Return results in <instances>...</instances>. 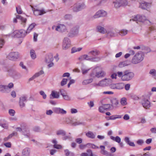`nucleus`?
<instances>
[{
    "instance_id": "69168bd1",
    "label": "nucleus",
    "mask_w": 156,
    "mask_h": 156,
    "mask_svg": "<svg viewBox=\"0 0 156 156\" xmlns=\"http://www.w3.org/2000/svg\"><path fill=\"white\" fill-rule=\"evenodd\" d=\"M61 108H56L54 109V111L57 114H60Z\"/></svg>"
},
{
    "instance_id": "f704fd0d",
    "label": "nucleus",
    "mask_w": 156,
    "mask_h": 156,
    "mask_svg": "<svg viewBox=\"0 0 156 156\" xmlns=\"http://www.w3.org/2000/svg\"><path fill=\"white\" fill-rule=\"evenodd\" d=\"M23 134L27 137H28L30 136L29 130L28 129H25L22 131Z\"/></svg>"
},
{
    "instance_id": "5fc2aeb1",
    "label": "nucleus",
    "mask_w": 156,
    "mask_h": 156,
    "mask_svg": "<svg viewBox=\"0 0 156 156\" xmlns=\"http://www.w3.org/2000/svg\"><path fill=\"white\" fill-rule=\"evenodd\" d=\"M0 126L5 129H7L9 127L8 124L6 123L4 124H2L0 123Z\"/></svg>"
},
{
    "instance_id": "4d7b16f0",
    "label": "nucleus",
    "mask_w": 156,
    "mask_h": 156,
    "mask_svg": "<svg viewBox=\"0 0 156 156\" xmlns=\"http://www.w3.org/2000/svg\"><path fill=\"white\" fill-rule=\"evenodd\" d=\"M112 79H116L117 78V74L116 73H113L111 76Z\"/></svg>"
},
{
    "instance_id": "cd10ccee",
    "label": "nucleus",
    "mask_w": 156,
    "mask_h": 156,
    "mask_svg": "<svg viewBox=\"0 0 156 156\" xmlns=\"http://www.w3.org/2000/svg\"><path fill=\"white\" fill-rule=\"evenodd\" d=\"M96 29L99 32L105 34V33H107L106 30L103 27L98 26L97 27Z\"/></svg>"
},
{
    "instance_id": "0eeeda50",
    "label": "nucleus",
    "mask_w": 156,
    "mask_h": 156,
    "mask_svg": "<svg viewBox=\"0 0 156 156\" xmlns=\"http://www.w3.org/2000/svg\"><path fill=\"white\" fill-rule=\"evenodd\" d=\"M71 46V43L69 39L67 37H65L63 41L62 48L63 50H67Z\"/></svg>"
},
{
    "instance_id": "864d4df0",
    "label": "nucleus",
    "mask_w": 156,
    "mask_h": 156,
    "mask_svg": "<svg viewBox=\"0 0 156 156\" xmlns=\"http://www.w3.org/2000/svg\"><path fill=\"white\" fill-rule=\"evenodd\" d=\"M16 12L18 14H21L23 12L20 7L18 6L16 7Z\"/></svg>"
},
{
    "instance_id": "bb28decb",
    "label": "nucleus",
    "mask_w": 156,
    "mask_h": 156,
    "mask_svg": "<svg viewBox=\"0 0 156 156\" xmlns=\"http://www.w3.org/2000/svg\"><path fill=\"white\" fill-rule=\"evenodd\" d=\"M100 148L101 149V153L104 155H106L107 156H110L111 154H109L107 151L105 150V147L104 146H101Z\"/></svg>"
},
{
    "instance_id": "4c0bfd02",
    "label": "nucleus",
    "mask_w": 156,
    "mask_h": 156,
    "mask_svg": "<svg viewBox=\"0 0 156 156\" xmlns=\"http://www.w3.org/2000/svg\"><path fill=\"white\" fill-rule=\"evenodd\" d=\"M116 89H122L124 87V84L123 83H116Z\"/></svg>"
},
{
    "instance_id": "39448f33",
    "label": "nucleus",
    "mask_w": 156,
    "mask_h": 156,
    "mask_svg": "<svg viewBox=\"0 0 156 156\" xmlns=\"http://www.w3.org/2000/svg\"><path fill=\"white\" fill-rule=\"evenodd\" d=\"M53 60V56L52 54H48L46 56L45 61L48 64V66L49 68L52 67L54 66V63L52 62Z\"/></svg>"
},
{
    "instance_id": "aec40b11",
    "label": "nucleus",
    "mask_w": 156,
    "mask_h": 156,
    "mask_svg": "<svg viewBox=\"0 0 156 156\" xmlns=\"http://www.w3.org/2000/svg\"><path fill=\"white\" fill-rule=\"evenodd\" d=\"M30 153V149L28 148H24L22 151V156H29ZM14 156H20L16 154Z\"/></svg>"
},
{
    "instance_id": "49530a36",
    "label": "nucleus",
    "mask_w": 156,
    "mask_h": 156,
    "mask_svg": "<svg viewBox=\"0 0 156 156\" xmlns=\"http://www.w3.org/2000/svg\"><path fill=\"white\" fill-rule=\"evenodd\" d=\"M120 102L122 105H126L127 104L126 99L125 98H122L121 99Z\"/></svg>"
},
{
    "instance_id": "423d86ee",
    "label": "nucleus",
    "mask_w": 156,
    "mask_h": 156,
    "mask_svg": "<svg viewBox=\"0 0 156 156\" xmlns=\"http://www.w3.org/2000/svg\"><path fill=\"white\" fill-rule=\"evenodd\" d=\"M25 31L23 30L15 31L12 34L11 36L14 37L20 38L25 36Z\"/></svg>"
},
{
    "instance_id": "2f4dec72",
    "label": "nucleus",
    "mask_w": 156,
    "mask_h": 156,
    "mask_svg": "<svg viewBox=\"0 0 156 156\" xmlns=\"http://www.w3.org/2000/svg\"><path fill=\"white\" fill-rule=\"evenodd\" d=\"M89 54L92 55L94 57H95L98 55L99 52L98 51L95 50H92L89 51L88 53Z\"/></svg>"
},
{
    "instance_id": "4be33fe9",
    "label": "nucleus",
    "mask_w": 156,
    "mask_h": 156,
    "mask_svg": "<svg viewBox=\"0 0 156 156\" xmlns=\"http://www.w3.org/2000/svg\"><path fill=\"white\" fill-rule=\"evenodd\" d=\"M46 12L44 9L41 10L36 9H34V13L36 16L42 15L45 13Z\"/></svg>"
},
{
    "instance_id": "603ef678",
    "label": "nucleus",
    "mask_w": 156,
    "mask_h": 156,
    "mask_svg": "<svg viewBox=\"0 0 156 156\" xmlns=\"http://www.w3.org/2000/svg\"><path fill=\"white\" fill-rule=\"evenodd\" d=\"M33 130L35 132H40L41 131V129L39 126H36L33 129Z\"/></svg>"
},
{
    "instance_id": "a19ab883",
    "label": "nucleus",
    "mask_w": 156,
    "mask_h": 156,
    "mask_svg": "<svg viewBox=\"0 0 156 156\" xmlns=\"http://www.w3.org/2000/svg\"><path fill=\"white\" fill-rule=\"evenodd\" d=\"M86 135L88 137L92 139L94 138L95 137V135L91 132H89L86 133Z\"/></svg>"
},
{
    "instance_id": "f8f14e48",
    "label": "nucleus",
    "mask_w": 156,
    "mask_h": 156,
    "mask_svg": "<svg viewBox=\"0 0 156 156\" xmlns=\"http://www.w3.org/2000/svg\"><path fill=\"white\" fill-rule=\"evenodd\" d=\"M119 30L117 29H112L107 32V35L108 37H115L118 35Z\"/></svg>"
},
{
    "instance_id": "20e7f679",
    "label": "nucleus",
    "mask_w": 156,
    "mask_h": 156,
    "mask_svg": "<svg viewBox=\"0 0 156 156\" xmlns=\"http://www.w3.org/2000/svg\"><path fill=\"white\" fill-rule=\"evenodd\" d=\"M134 73L128 70H126L123 72V76L122 79L123 81H129L131 80L134 76Z\"/></svg>"
},
{
    "instance_id": "4468645a",
    "label": "nucleus",
    "mask_w": 156,
    "mask_h": 156,
    "mask_svg": "<svg viewBox=\"0 0 156 156\" xmlns=\"http://www.w3.org/2000/svg\"><path fill=\"white\" fill-rule=\"evenodd\" d=\"M19 57V54L18 52H12L9 54L7 58L10 60L15 61Z\"/></svg>"
},
{
    "instance_id": "37998d69",
    "label": "nucleus",
    "mask_w": 156,
    "mask_h": 156,
    "mask_svg": "<svg viewBox=\"0 0 156 156\" xmlns=\"http://www.w3.org/2000/svg\"><path fill=\"white\" fill-rule=\"evenodd\" d=\"M92 79H90L84 80L82 82L83 85H85L91 83L93 81Z\"/></svg>"
},
{
    "instance_id": "412c9836",
    "label": "nucleus",
    "mask_w": 156,
    "mask_h": 156,
    "mask_svg": "<svg viewBox=\"0 0 156 156\" xmlns=\"http://www.w3.org/2000/svg\"><path fill=\"white\" fill-rule=\"evenodd\" d=\"M58 29L57 31L60 32H63L65 31L66 30V27L63 24H59L58 25V27L57 29Z\"/></svg>"
},
{
    "instance_id": "c756f323",
    "label": "nucleus",
    "mask_w": 156,
    "mask_h": 156,
    "mask_svg": "<svg viewBox=\"0 0 156 156\" xmlns=\"http://www.w3.org/2000/svg\"><path fill=\"white\" fill-rule=\"evenodd\" d=\"M83 48L81 47H73L71 49V53H74L77 52H79Z\"/></svg>"
},
{
    "instance_id": "9b49d317",
    "label": "nucleus",
    "mask_w": 156,
    "mask_h": 156,
    "mask_svg": "<svg viewBox=\"0 0 156 156\" xmlns=\"http://www.w3.org/2000/svg\"><path fill=\"white\" fill-rule=\"evenodd\" d=\"M28 97L27 95H24L20 98L19 104L20 107L22 108L25 106V103L27 101Z\"/></svg>"
},
{
    "instance_id": "338daca9",
    "label": "nucleus",
    "mask_w": 156,
    "mask_h": 156,
    "mask_svg": "<svg viewBox=\"0 0 156 156\" xmlns=\"http://www.w3.org/2000/svg\"><path fill=\"white\" fill-rule=\"evenodd\" d=\"M64 18L66 20H70L72 18V16L70 14H66Z\"/></svg>"
},
{
    "instance_id": "b1692460",
    "label": "nucleus",
    "mask_w": 156,
    "mask_h": 156,
    "mask_svg": "<svg viewBox=\"0 0 156 156\" xmlns=\"http://www.w3.org/2000/svg\"><path fill=\"white\" fill-rule=\"evenodd\" d=\"M0 92L3 93H9V90L6 85H0Z\"/></svg>"
},
{
    "instance_id": "5701e85b",
    "label": "nucleus",
    "mask_w": 156,
    "mask_h": 156,
    "mask_svg": "<svg viewBox=\"0 0 156 156\" xmlns=\"http://www.w3.org/2000/svg\"><path fill=\"white\" fill-rule=\"evenodd\" d=\"M59 97V93L58 92L52 91L51 94L50 95V98L51 99L58 98Z\"/></svg>"
},
{
    "instance_id": "dca6fc26",
    "label": "nucleus",
    "mask_w": 156,
    "mask_h": 156,
    "mask_svg": "<svg viewBox=\"0 0 156 156\" xmlns=\"http://www.w3.org/2000/svg\"><path fill=\"white\" fill-rule=\"evenodd\" d=\"M111 79H105L100 81L97 85L103 87L106 86L108 85Z\"/></svg>"
},
{
    "instance_id": "c85d7f7f",
    "label": "nucleus",
    "mask_w": 156,
    "mask_h": 156,
    "mask_svg": "<svg viewBox=\"0 0 156 156\" xmlns=\"http://www.w3.org/2000/svg\"><path fill=\"white\" fill-rule=\"evenodd\" d=\"M149 73L156 80V69H152L150 70Z\"/></svg>"
},
{
    "instance_id": "ea45409f",
    "label": "nucleus",
    "mask_w": 156,
    "mask_h": 156,
    "mask_svg": "<svg viewBox=\"0 0 156 156\" xmlns=\"http://www.w3.org/2000/svg\"><path fill=\"white\" fill-rule=\"evenodd\" d=\"M121 118V116L119 115H112L109 117V120H114L117 119H120Z\"/></svg>"
},
{
    "instance_id": "e433bc0d",
    "label": "nucleus",
    "mask_w": 156,
    "mask_h": 156,
    "mask_svg": "<svg viewBox=\"0 0 156 156\" xmlns=\"http://www.w3.org/2000/svg\"><path fill=\"white\" fill-rule=\"evenodd\" d=\"M30 55L31 58L34 59L36 58V55L34 50L33 49H31L30 51Z\"/></svg>"
},
{
    "instance_id": "09e8293b",
    "label": "nucleus",
    "mask_w": 156,
    "mask_h": 156,
    "mask_svg": "<svg viewBox=\"0 0 156 156\" xmlns=\"http://www.w3.org/2000/svg\"><path fill=\"white\" fill-rule=\"evenodd\" d=\"M67 79L66 78H64L61 82V85L63 86L66 84Z\"/></svg>"
},
{
    "instance_id": "58836bf2",
    "label": "nucleus",
    "mask_w": 156,
    "mask_h": 156,
    "mask_svg": "<svg viewBox=\"0 0 156 156\" xmlns=\"http://www.w3.org/2000/svg\"><path fill=\"white\" fill-rule=\"evenodd\" d=\"M149 4L146 2H142L140 3V7L142 9H145L148 6Z\"/></svg>"
},
{
    "instance_id": "f257e3e1",
    "label": "nucleus",
    "mask_w": 156,
    "mask_h": 156,
    "mask_svg": "<svg viewBox=\"0 0 156 156\" xmlns=\"http://www.w3.org/2000/svg\"><path fill=\"white\" fill-rule=\"evenodd\" d=\"M144 55L141 51L136 53L133 57L132 62L134 64H136L140 62L144 59Z\"/></svg>"
},
{
    "instance_id": "6ab92c4d",
    "label": "nucleus",
    "mask_w": 156,
    "mask_h": 156,
    "mask_svg": "<svg viewBox=\"0 0 156 156\" xmlns=\"http://www.w3.org/2000/svg\"><path fill=\"white\" fill-rule=\"evenodd\" d=\"M142 105L143 107L146 108H149L151 106V103L147 99H144L142 102Z\"/></svg>"
},
{
    "instance_id": "9d476101",
    "label": "nucleus",
    "mask_w": 156,
    "mask_h": 156,
    "mask_svg": "<svg viewBox=\"0 0 156 156\" xmlns=\"http://www.w3.org/2000/svg\"><path fill=\"white\" fill-rule=\"evenodd\" d=\"M86 6L84 3L82 2L80 3L73 6V9L74 12H78L85 9Z\"/></svg>"
},
{
    "instance_id": "ddd939ff",
    "label": "nucleus",
    "mask_w": 156,
    "mask_h": 156,
    "mask_svg": "<svg viewBox=\"0 0 156 156\" xmlns=\"http://www.w3.org/2000/svg\"><path fill=\"white\" fill-rule=\"evenodd\" d=\"M115 8H118L122 5H126L127 4V2L126 0H116L113 2Z\"/></svg>"
},
{
    "instance_id": "774afa93",
    "label": "nucleus",
    "mask_w": 156,
    "mask_h": 156,
    "mask_svg": "<svg viewBox=\"0 0 156 156\" xmlns=\"http://www.w3.org/2000/svg\"><path fill=\"white\" fill-rule=\"evenodd\" d=\"M88 155L89 156H96L95 154H93L91 151L90 150H88L87 151Z\"/></svg>"
},
{
    "instance_id": "3c124183",
    "label": "nucleus",
    "mask_w": 156,
    "mask_h": 156,
    "mask_svg": "<svg viewBox=\"0 0 156 156\" xmlns=\"http://www.w3.org/2000/svg\"><path fill=\"white\" fill-rule=\"evenodd\" d=\"M118 75V77L120 78H121V80L123 81V79H122V76H123V73L122 72L118 71L116 73Z\"/></svg>"
},
{
    "instance_id": "680f3d73",
    "label": "nucleus",
    "mask_w": 156,
    "mask_h": 156,
    "mask_svg": "<svg viewBox=\"0 0 156 156\" xmlns=\"http://www.w3.org/2000/svg\"><path fill=\"white\" fill-rule=\"evenodd\" d=\"M40 94L43 97V99H45L46 98V95L45 94L44 91H41L40 92Z\"/></svg>"
},
{
    "instance_id": "6e6d98bb",
    "label": "nucleus",
    "mask_w": 156,
    "mask_h": 156,
    "mask_svg": "<svg viewBox=\"0 0 156 156\" xmlns=\"http://www.w3.org/2000/svg\"><path fill=\"white\" fill-rule=\"evenodd\" d=\"M8 89L9 90V92L10 91V89L12 88L13 87V84L12 83H9L8 85L7 86Z\"/></svg>"
},
{
    "instance_id": "bf43d9fd",
    "label": "nucleus",
    "mask_w": 156,
    "mask_h": 156,
    "mask_svg": "<svg viewBox=\"0 0 156 156\" xmlns=\"http://www.w3.org/2000/svg\"><path fill=\"white\" fill-rule=\"evenodd\" d=\"M63 97L64 99L66 100H71V98L70 97L67 95V93L65 94V95L63 96Z\"/></svg>"
},
{
    "instance_id": "e2e57ef3",
    "label": "nucleus",
    "mask_w": 156,
    "mask_h": 156,
    "mask_svg": "<svg viewBox=\"0 0 156 156\" xmlns=\"http://www.w3.org/2000/svg\"><path fill=\"white\" fill-rule=\"evenodd\" d=\"M109 87L112 89H116V83H112L109 85Z\"/></svg>"
},
{
    "instance_id": "052dcab7",
    "label": "nucleus",
    "mask_w": 156,
    "mask_h": 156,
    "mask_svg": "<svg viewBox=\"0 0 156 156\" xmlns=\"http://www.w3.org/2000/svg\"><path fill=\"white\" fill-rule=\"evenodd\" d=\"M59 92L62 96L67 93L66 91L63 89H60Z\"/></svg>"
},
{
    "instance_id": "c03bdc74",
    "label": "nucleus",
    "mask_w": 156,
    "mask_h": 156,
    "mask_svg": "<svg viewBox=\"0 0 156 156\" xmlns=\"http://www.w3.org/2000/svg\"><path fill=\"white\" fill-rule=\"evenodd\" d=\"M65 152L66 156H73L74 154L73 153L70 152L68 150H65Z\"/></svg>"
},
{
    "instance_id": "7c9ffc66",
    "label": "nucleus",
    "mask_w": 156,
    "mask_h": 156,
    "mask_svg": "<svg viewBox=\"0 0 156 156\" xmlns=\"http://www.w3.org/2000/svg\"><path fill=\"white\" fill-rule=\"evenodd\" d=\"M111 102L113 105V107L116 108L117 107V105L118 104V100L115 98H114L111 100Z\"/></svg>"
},
{
    "instance_id": "0e129e2a",
    "label": "nucleus",
    "mask_w": 156,
    "mask_h": 156,
    "mask_svg": "<svg viewBox=\"0 0 156 156\" xmlns=\"http://www.w3.org/2000/svg\"><path fill=\"white\" fill-rule=\"evenodd\" d=\"M54 147L55 148H56L57 149H60L62 148V146L58 144H54Z\"/></svg>"
},
{
    "instance_id": "72a5a7b5",
    "label": "nucleus",
    "mask_w": 156,
    "mask_h": 156,
    "mask_svg": "<svg viewBox=\"0 0 156 156\" xmlns=\"http://www.w3.org/2000/svg\"><path fill=\"white\" fill-rule=\"evenodd\" d=\"M110 137L112 140L117 142L118 143H119L121 141V138L119 136H117L116 137H114V136H111Z\"/></svg>"
},
{
    "instance_id": "a878e982",
    "label": "nucleus",
    "mask_w": 156,
    "mask_h": 156,
    "mask_svg": "<svg viewBox=\"0 0 156 156\" xmlns=\"http://www.w3.org/2000/svg\"><path fill=\"white\" fill-rule=\"evenodd\" d=\"M44 73V72L42 70H41L39 72L36 73L33 76L30 78L29 79V81H31L33 80L36 77H38L40 75Z\"/></svg>"
},
{
    "instance_id": "6e6552de",
    "label": "nucleus",
    "mask_w": 156,
    "mask_h": 156,
    "mask_svg": "<svg viewBox=\"0 0 156 156\" xmlns=\"http://www.w3.org/2000/svg\"><path fill=\"white\" fill-rule=\"evenodd\" d=\"M132 20L133 21H138L141 22H144L146 20H148L149 22H150L147 19L146 17L143 15H137L136 16H133L132 19H130V20Z\"/></svg>"
},
{
    "instance_id": "473e14b6",
    "label": "nucleus",
    "mask_w": 156,
    "mask_h": 156,
    "mask_svg": "<svg viewBox=\"0 0 156 156\" xmlns=\"http://www.w3.org/2000/svg\"><path fill=\"white\" fill-rule=\"evenodd\" d=\"M128 33V30L126 29H122L120 30H119L118 35L121 36H124L126 35Z\"/></svg>"
},
{
    "instance_id": "1a4fd4ad",
    "label": "nucleus",
    "mask_w": 156,
    "mask_h": 156,
    "mask_svg": "<svg viewBox=\"0 0 156 156\" xmlns=\"http://www.w3.org/2000/svg\"><path fill=\"white\" fill-rule=\"evenodd\" d=\"M79 27L76 26L73 27L68 33L69 37H73L77 36L79 33Z\"/></svg>"
},
{
    "instance_id": "a18cd8bd",
    "label": "nucleus",
    "mask_w": 156,
    "mask_h": 156,
    "mask_svg": "<svg viewBox=\"0 0 156 156\" xmlns=\"http://www.w3.org/2000/svg\"><path fill=\"white\" fill-rule=\"evenodd\" d=\"M8 112L9 115L11 116H14L15 114V111L12 109H9Z\"/></svg>"
},
{
    "instance_id": "8fccbe9b",
    "label": "nucleus",
    "mask_w": 156,
    "mask_h": 156,
    "mask_svg": "<svg viewBox=\"0 0 156 156\" xmlns=\"http://www.w3.org/2000/svg\"><path fill=\"white\" fill-rule=\"evenodd\" d=\"M71 77H70L69 78V79L70 80L69 83H68V88L70 86L71 84L74 83L75 82V80L73 79H71Z\"/></svg>"
},
{
    "instance_id": "13d9d810",
    "label": "nucleus",
    "mask_w": 156,
    "mask_h": 156,
    "mask_svg": "<svg viewBox=\"0 0 156 156\" xmlns=\"http://www.w3.org/2000/svg\"><path fill=\"white\" fill-rule=\"evenodd\" d=\"M89 70V69L82 68V72L83 74H85L88 73Z\"/></svg>"
},
{
    "instance_id": "f3484780",
    "label": "nucleus",
    "mask_w": 156,
    "mask_h": 156,
    "mask_svg": "<svg viewBox=\"0 0 156 156\" xmlns=\"http://www.w3.org/2000/svg\"><path fill=\"white\" fill-rule=\"evenodd\" d=\"M106 12L104 10H101L98 11L94 15V18H97L101 16H105L106 15Z\"/></svg>"
},
{
    "instance_id": "de8ad7c7",
    "label": "nucleus",
    "mask_w": 156,
    "mask_h": 156,
    "mask_svg": "<svg viewBox=\"0 0 156 156\" xmlns=\"http://www.w3.org/2000/svg\"><path fill=\"white\" fill-rule=\"evenodd\" d=\"M56 134L57 135H65L66 134L65 132L63 130H59L57 131Z\"/></svg>"
},
{
    "instance_id": "c9c22d12",
    "label": "nucleus",
    "mask_w": 156,
    "mask_h": 156,
    "mask_svg": "<svg viewBox=\"0 0 156 156\" xmlns=\"http://www.w3.org/2000/svg\"><path fill=\"white\" fill-rule=\"evenodd\" d=\"M36 25V24L34 23H32L30 25L27 30V33H29L34 27Z\"/></svg>"
},
{
    "instance_id": "393cba45",
    "label": "nucleus",
    "mask_w": 156,
    "mask_h": 156,
    "mask_svg": "<svg viewBox=\"0 0 156 156\" xmlns=\"http://www.w3.org/2000/svg\"><path fill=\"white\" fill-rule=\"evenodd\" d=\"M72 124L73 126L79 125L85 126L86 125L85 122L81 120H78L75 122L73 121L72 122Z\"/></svg>"
},
{
    "instance_id": "f03ea898",
    "label": "nucleus",
    "mask_w": 156,
    "mask_h": 156,
    "mask_svg": "<svg viewBox=\"0 0 156 156\" xmlns=\"http://www.w3.org/2000/svg\"><path fill=\"white\" fill-rule=\"evenodd\" d=\"M106 74L99 67L94 69L93 73L91 74V76L93 77L95 76L98 78H101L104 77Z\"/></svg>"
},
{
    "instance_id": "a211bd4d",
    "label": "nucleus",
    "mask_w": 156,
    "mask_h": 156,
    "mask_svg": "<svg viewBox=\"0 0 156 156\" xmlns=\"http://www.w3.org/2000/svg\"><path fill=\"white\" fill-rule=\"evenodd\" d=\"M111 105L109 104H105L100 106L99 108V111L100 112L104 113L105 110L110 108Z\"/></svg>"
},
{
    "instance_id": "2eb2a0df",
    "label": "nucleus",
    "mask_w": 156,
    "mask_h": 156,
    "mask_svg": "<svg viewBox=\"0 0 156 156\" xmlns=\"http://www.w3.org/2000/svg\"><path fill=\"white\" fill-rule=\"evenodd\" d=\"M16 19L20 20L21 22V24L23 25L24 26H25L27 21L26 19L22 17L20 15H17L16 16V18H14L13 20L14 23H16L17 22Z\"/></svg>"
},
{
    "instance_id": "79ce46f5",
    "label": "nucleus",
    "mask_w": 156,
    "mask_h": 156,
    "mask_svg": "<svg viewBox=\"0 0 156 156\" xmlns=\"http://www.w3.org/2000/svg\"><path fill=\"white\" fill-rule=\"evenodd\" d=\"M128 65V64L126 62H123L119 64L118 66L120 68H122Z\"/></svg>"
},
{
    "instance_id": "7ed1b4c3",
    "label": "nucleus",
    "mask_w": 156,
    "mask_h": 156,
    "mask_svg": "<svg viewBox=\"0 0 156 156\" xmlns=\"http://www.w3.org/2000/svg\"><path fill=\"white\" fill-rule=\"evenodd\" d=\"M80 61H82L84 60H87L91 61H96L99 60V57H91L87 55H83L80 56L78 58Z\"/></svg>"
}]
</instances>
